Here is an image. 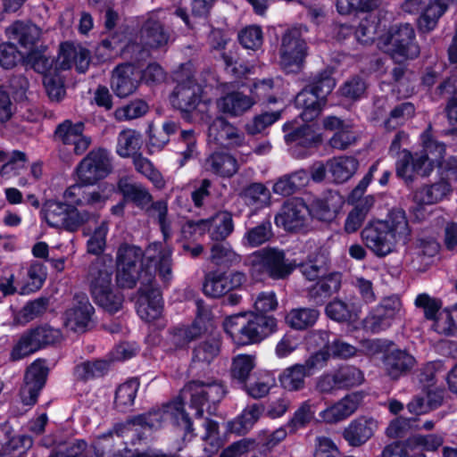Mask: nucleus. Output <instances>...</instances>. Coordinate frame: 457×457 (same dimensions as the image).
<instances>
[{"label": "nucleus", "mask_w": 457, "mask_h": 457, "mask_svg": "<svg viewBox=\"0 0 457 457\" xmlns=\"http://www.w3.org/2000/svg\"><path fill=\"white\" fill-rule=\"evenodd\" d=\"M310 177L307 171L299 170L279 178L273 185V192L287 196L307 186Z\"/></svg>", "instance_id": "obj_38"}, {"label": "nucleus", "mask_w": 457, "mask_h": 457, "mask_svg": "<svg viewBox=\"0 0 457 457\" xmlns=\"http://www.w3.org/2000/svg\"><path fill=\"white\" fill-rule=\"evenodd\" d=\"M145 210L149 217L159 225L164 239L169 238L172 231V220L168 213V203L164 200L151 202Z\"/></svg>", "instance_id": "obj_45"}, {"label": "nucleus", "mask_w": 457, "mask_h": 457, "mask_svg": "<svg viewBox=\"0 0 457 457\" xmlns=\"http://www.w3.org/2000/svg\"><path fill=\"white\" fill-rule=\"evenodd\" d=\"M358 167L359 162L353 156L341 155L331 158L327 162L328 170L337 183H344L350 179Z\"/></svg>", "instance_id": "obj_35"}, {"label": "nucleus", "mask_w": 457, "mask_h": 457, "mask_svg": "<svg viewBox=\"0 0 457 457\" xmlns=\"http://www.w3.org/2000/svg\"><path fill=\"white\" fill-rule=\"evenodd\" d=\"M334 370L341 389L358 386L364 381L362 371L356 367L345 365Z\"/></svg>", "instance_id": "obj_56"}, {"label": "nucleus", "mask_w": 457, "mask_h": 457, "mask_svg": "<svg viewBox=\"0 0 457 457\" xmlns=\"http://www.w3.org/2000/svg\"><path fill=\"white\" fill-rule=\"evenodd\" d=\"M327 270V257L324 253H317L300 265L302 274L309 280L319 278Z\"/></svg>", "instance_id": "obj_57"}, {"label": "nucleus", "mask_w": 457, "mask_h": 457, "mask_svg": "<svg viewBox=\"0 0 457 457\" xmlns=\"http://www.w3.org/2000/svg\"><path fill=\"white\" fill-rule=\"evenodd\" d=\"M415 364V359L405 351L395 349L387 352L383 358V367L386 374L396 379Z\"/></svg>", "instance_id": "obj_32"}, {"label": "nucleus", "mask_w": 457, "mask_h": 457, "mask_svg": "<svg viewBox=\"0 0 457 457\" xmlns=\"http://www.w3.org/2000/svg\"><path fill=\"white\" fill-rule=\"evenodd\" d=\"M449 2L450 0H428L419 21L420 29L427 31L434 29Z\"/></svg>", "instance_id": "obj_42"}, {"label": "nucleus", "mask_w": 457, "mask_h": 457, "mask_svg": "<svg viewBox=\"0 0 457 457\" xmlns=\"http://www.w3.org/2000/svg\"><path fill=\"white\" fill-rule=\"evenodd\" d=\"M83 131L84 124L82 122L73 123L70 120H65L56 127L54 137L64 145L73 146L74 154L80 155L91 145V138L85 136Z\"/></svg>", "instance_id": "obj_20"}, {"label": "nucleus", "mask_w": 457, "mask_h": 457, "mask_svg": "<svg viewBox=\"0 0 457 457\" xmlns=\"http://www.w3.org/2000/svg\"><path fill=\"white\" fill-rule=\"evenodd\" d=\"M133 164L137 172L148 179L157 188H163L165 180L153 162L141 154H134Z\"/></svg>", "instance_id": "obj_50"}, {"label": "nucleus", "mask_w": 457, "mask_h": 457, "mask_svg": "<svg viewBox=\"0 0 457 457\" xmlns=\"http://www.w3.org/2000/svg\"><path fill=\"white\" fill-rule=\"evenodd\" d=\"M307 45L300 28L287 29L281 37L279 64L287 72L300 71L307 55Z\"/></svg>", "instance_id": "obj_14"}, {"label": "nucleus", "mask_w": 457, "mask_h": 457, "mask_svg": "<svg viewBox=\"0 0 457 457\" xmlns=\"http://www.w3.org/2000/svg\"><path fill=\"white\" fill-rule=\"evenodd\" d=\"M432 328L436 333L452 336L457 331V304L441 309L432 320Z\"/></svg>", "instance_id": "obj_43"}, {"label": "nucleus", "mask_w": 457, "mask_h": 457, "mask_svg": "<svg viewBox=\"0 0 457 457\" xmlns=\"http://www.w3.org/2000/svg\"><path fill=\"white\" fill-rule=\"evenodd\" d=\"M73 65L79 72H85L89 65V52L81 46L63 43L61 45L54 70L64 71L71 69Z\"/></svg>", "instance_id": "obj_24"}, {"label": "nucleus", "mask_w": 457, "mask_h": 457, "mask_svg": "<svg viewBox=\"0 0 457 457\" xmlns=\"http://www.w3.org/2000/svg\"><path fill=\"white\" fill-rule=\"evenodd\" d=\"M161 12L149 13L140 30L141 42L149 48H160L167 45L169 34L163 28Z\"/></svg>", "instance_id": "obj_26"}, {"label": "nucleus", "mask_w": 457, "mask_h": 457, "mask_svg": "<svg viewBox=\"0 0 457 457\" xmlns=\"http://www.w3.org/2000/svg\"><path fill=\"white\" fill-rule=\"evenodd\" d=\"M451 191L449 182L442 180L430 186L419 188L413 195V199L420 204H433L441 201Z\"/></svg>", "instance_id": "obj_39"}, {"label": "nucleus", "mask_w": 457, "mask_h": 457, "mask_svg": "<svg viewBox=\"0 0 457 457\" xmlns=\"http://www.w3.org/2000/svg\"><path fill=\"white\" fill-rule=\"evenodd\" d=\"M411 232L406 212L394 208L385 219L369 222L361 236L366 247L376 257L384 258L407 245L411 239Z\"/></svg>", "instance_id": "obj_3"}, {"label": "nucleus", "mask_w": 457, "mask_h": 457, "mask_svg": "<svg viewBox=\"0 0 457 457\" xmlns=\"http://www.w3.org/2000/svg\"><path fill=\"white\" fill-rule=\"evenodd\" d=\"M429 167V163L423 162L416 153L412 155L410 151L403 150L396 162V174L409 183L415 173L424 177L430 175Z\"/></svg>", "instance_id": "obj_28"}, {"label": "nucleus", "mask_w": 457, "mask_h": 457, "mask_svg": "<svg viewBox=\"0 0 457 457\" xmlns=\"http://www.w3.org/2000/svg\"><path fill=\"white\" fill-rule=\"evenodd\" d=\"M10 39L16 40L26 49L33 48L41 36V29L30 22L16 21L6 29Z\"/></svg>", "instance_id": "obj_33"}, {"label": "nucleus", "mask_w": 457, "mask_h": 457, "mask_svg": "<svg viewBox=\"0 0 457 457\" xmlns=\"http://www.w3.org/2000/svg\"><path fill=\"white\" fill-rule=\"evenodd\" d=\"M226 333L237 345L260 343L277 330V320L254 312L239 313L227 318L223 323Z\"/></svg>", "instance_id": "obj_4"}, {"label": "nucleus", "mask_w": 457, "mask_h": 457, "mask_svg": "<svg viewBox=\"0 0 457 457\" xmlns=\"http://www.w3.org/2000/svg\"><path fill=\"white\" fill-rule=\"evenodd\" d=\"M196 317L189 327L176 328L172 334V341L178 347H183L201 335L212 332L213 324L209 307L202 300L195 301Z\"/></svg>", "instance_id": "obj_16"}, {"label": "nucleus", "mask_w": 457, "mask_h": 457, "mask_svg": "<svg viewBox=\"0 0 457 457\" xmlns=\"http://www.w3.org/2000/svg\"><path fill=\"white\" fill-rule=\"evenodd\" d=\"M171 255V249L162 243L149 245L145 253L135 245H121L116 255L118 284L128 288L137 281L150 285L157 274L168 285L173 278Z\"/></svg>", "instance_id": "obj_1"}, {"label": "nucleus", "mask_w": 457, "mask_h": 457, "mask_svg": "<svg viewBox=\"0 0 457 457\" xmlns=\"http://www.w3.org/2000/svg\"><path fill=\"white\" fill-rule=\"evenodd\" d=\"M403 304L399 297H386L365 318L364 328L372 332L379 333L389 328L393 322L401 318Z\"/></svg>", "instance_id": "obj_15"}, {"label": "nucleus", "mask_w": 457, "mask_h": 457, "mask_svg": "<svg viewBox=\"0 0 457 457\" xmlns=\"http://www.w3.org/2000/svg\"><path fill=\"white\" fill-rule=\"evenodd\" d=\"M360 397L352 394L320 412V417L327 423H337L351 416L358 408Z\"/></svg>", "instance_id": "obj_31"}, {"label": "nucleus", "mask_w": 457, "mask_h": 457, "mask_svg": "<svg viewBox=\"0 0 457 457\" xmlns=\"http://www.w3.org/2000/svg\"><path fill=\"white\" fill-rule=\"evenodd\" d=\"M110 362L106 360L87 361L79 364L75 369L77 377L83 380H89L103 377L108 371Z\"/></svg>", "instance_id": "obj_53"}, {"label": "nucleus", "mask_w": 457, "mask_h": 457, "mask_svg": "<svg viewBox=\"0 0 457 457\" xmlns=\"http://www.w3.org/2000/svg\"><path fill=\"white\" fill-rule=\"evenodd\" d=\"M414 113L415 107L411 103L405 102L400 104L390 112V115L386 120L385 126L387 129H394L411 119Z\"/></svg>", "instance_id": "obj_61"}, {"label": "nucleus", "mask_w": 457, "mask_h": 457, "mask_svg": "<svg viewBox=\"0 0 457 457\" xmlns=\"http://www.w3.org/2000/svg\"><path fill=\"white\" fill-rule=\"evenodd\" d=\"M46 308L47 301L46 299L38 298L30 301L15 315L14 320L17 323L26 324L41 316Z\"/></svg>", "instance_id": "obj_60"}, {"label": "nucleus", "mask_w": 457, "mask_h": 457, "mask_svg": "<svg viewBox=\"0 0 457 457\" xmlns=\"http://www.w3.org/2000/svg\"><path fill=\"white\" fill-rule=\"evenodd\" d=\"M200 230H207L213 241H223L234 231L235 224L232 213L228 211L217 212L209 219L200 220L196 223Z\"/></svg>", "instance_id": "obj_23"}, {"label": "nucleus", "mask_w": 457, "mask_h": 457, "mask_svg": "<svg viewBox=\"0 0 457 457\" xmlns=\"http://www.w3.org/2000/svg\"><path fill=\"white\" fill-rule=\"evenodd\" d=\"M204 293L213 298L220 297L228 291L226 280V274L212 272L210 273L203 286Z\"/></svg>", "instance_id": "obj_59"}, {"label": "nucleus", "mask_w": 457, "mask_h": 457, "mask_svg": "<svg viewBox=\"0 0 457 457\" xmlns=\"http://www.w3.org/2000/svg\"><path fill=\"white\" fill-rule=\"evenodd\" d=\"M319 312L312 308L292 309L286 316L287 324L292 328L303 330L315 324Z\"/></svg>", "instance_id": "obj_47"}, {"label": "nucleus", "mask_w": 457, "mask_h": 457, "mask_svg": "<svg viewBox=\"0 0 457 457\" xmlns=\"http://www.w3.org/2000/svg\"><path fill=\"white\" fill-rule=\"evenodd\" d=\"M255 104V99L241 92H231L217 101L218 109L231 116H239Z\"/></svg>", "instance_id": "obj_34"}, {"label": "nucleus", "mask_w": 457, "mask_h": 457, "mask_svg": "<svg viewBox=\"0 0 457 457\" xmlns=\"http://www.w3.org/2000/svg\"><path fill=\"white\" fill-rule=\"evenodd\" d=\"M62 332L48 325H42L31 328L20 337L11 353L12 361L21 360L37 350L58 342Z\"/></svg>", "instance_id": "obj_12"}, {"label": "nucleus", "mask_w": 457, "mask_h": 457, "mask_svg": "<svg viewBox=\"0 0 457 457\" xmlns=\"http://www.w3.org/2000/svg\"><path fill=\"white\" fill-rule=\"evenodd\" d=\"M109 231L107 221H102L94 230L93 235L87 240V252L98 255L104 250L106 245V236Z\"/></svg>", "instance_id": "obj_64"}, {"label": "nucleus", "mask_w": 457, "mask_h": 457, "mask_svg": "<svg viewBox=\"0 0 457 457\" xmlns=\"http://www.w3.org/2000/svg\"><path fill=\"white\" fill-rule=\"evenodd\" d=\"M112 268L96 262L90 267V290L95 302L110 313L118 312L123 297L112 286Z\"/></svg>", "instance_id": "obj_6"}, {"label": "nucleus", "mask_w": 457, "mask_h": 457, "mask_svg": "<svg viewBox=\"0 0 457 457\" xmlns=\"http://www.w3.org/2000/svg\"><path fill=\"white\" fill-rule=\"evenodd\" d=\"M163 311L162 295L155 287V281L150 285L140 284L137 312L141 320L152 322L160 319Z\"/></svg>", "instance_id": "obj_18"}, {"label": "nucleus", "mask_w": 457, "mask_h": 457, "mask_svg": "<svg viewBox=\"0 0 457 457\" xmlns=\"http://www.w3.org/2000/svg\"><path fill=\"white\" fill-rule=\"evenodd\" d=\"M249 273L255 280H262L265 275L279 280L287 278L295 269V264L286 258L285 253L278 248H263L253 252L248 257Z\"/></svg>", "instance_id": "obj_5"}, {"label": "nucleus", "mask_w": 457, "mask_h": 457, "mask_svg": "<svg viewBox=\"0 0 457 457\" xmlns=\"http://www.w3.org/2000/svg\"><path fill=\"white\" fill-rule=\"evenodd\" d=\"M112 171V157L104 148L91 150L77 165L78 184L93 186L108 177Z\"/></svg>", "instance_id": "obj_10"}, {"label": "nucleus", "mask_w": 457, "mask_h": 457, "mask_svg": "<svg viewBox=\"0 0 457 457\" xmlns=\"http://www.w3.org/2000/svg\"><path fill=\"white\" fill-rule=\"evenodd\" d=\"M378 428L373 418L360 417L353 420L345 429L344 437L352 446H359L367 442Z\"/></svg>", "instance_id": "obj_30"}, {"label": "nucleus", "mask_w": 457, "mask_h": 457, "mask_svg": "<svg viewBox=\"0 0 457 457\" xmlns=\"http://www.w3.org/2000/svg\"><path fill=\"white\" fill-rule=\"evenodd\" d=\"M139 383L137 379H130L121 384L116 390L115 405L121 411H127L134 403Z\"/></svg>", "instance_id": "obj_52"}, {"label": "nucleus", "mask_w": 457, "mask_h": 457, "mask_svg": "<svg viewBox=\"0 0 457 457\" xmlns=\"http://www.w3.org/2000/svg\"><path fill=\"white\" fill-rule=\"evenodd\" d=\"M220 352V338L213 335L209 340L199 344L194 350L193 361L210 363Z\"/></svg>", "instance_id": "obj_58"}, {"label": "nucleus", "mask_w": 457, "mask_h": 457, "mask_svg": "<svg viewBox=\"0 0 457 457\" xmlns=\"http://www.w3.org/2000/svg\"><path fill=\"white\" fill-rule=\"evenodd\" d=\"M341 286V274L333 272L321 277L308 290V296L315 303H322L324 300L337 292Z\"/></svg>", "instance_id": "obj_36"}, {"label": "nucleus", "mask_w": 457, "mask_h": 457, "mask_svg": "<svg viewBox=\"0 0 457 457\" xmlns=\"http://www.w3.org/2000/svg\"><path fill=\"white\" fill-rule=\"evenodd\" d=\"M226 394L223 384L213 378L197 379L187 383L181 390L180 398H190V406L195 409V415L201 417L203 407L207 405V411L215 410V404L220 403Z\"/></svg>", "instance_id": "obj_7"}, {"label": "nucleus", "mask_w": 457, "mask_h": 457, "mask_svg": "<svg viewBox=\"0 0 457 457\" xmlns=\"http://www.w3.org/2000/svg\"><path fill=\"white\" fill-rule=\"evenodd\" d=\"M422 150L416 153L423 162L429 163L430 173L436 167L442 164L445 154V145L434 139L431 134V125L420 135Z\"/></svg>", "instance_id": "obj_29"}, {"label": "nucleus", "mask_w": 457, "mask_h": 457, "mask_svg": "<svg viewBox=\"0 0 457 457\" xmlns=\"http://www.w3.org/2000/svg\"><path fill=\"white\" fill-rule=\"evenodd\" d=\"M283 130H292L285 135L287 143L296 142L304 147L312 146L318 139L314 130L307 124L295 129V121H288L284 124Z\"/></svg>", "instance_id": "obj_44"}, {"label": "nucleus", "mask_w": 457, "mask_h": 457, "mask_svg": "<svg viewBox=\"0 0 457 457\" xmlns=\"http://www.w3.org/2000/svg\"><path fill=\"white\" fill-rule=\"evenodd\" d=\"M415 32L413 28L408 24L393 26L387 35L381 38V42L396 62L404 59H413L420 54V47L414 41Z\"/></svg>", "instance_id": "obj_13"}, {"label": "nucleus", "mask_w": 457, "mask_h": 457, "mask_svg": "<svg viewBox=\"0 0 457 457\" xmlns=\"http://www.w3.org/2000/svg\"><path fill=\"white\" fill-rule=\"evenodd\" d=\"M118 189L125 200L131 201L141 209H146L153 200L152 195L145 187L138 183H130L125 178L119 180Z\"/></svg>", "instance_id": "obj_37"}, {"label": "nucleus", "mask_w": 457, "mask_h": 457, "mask_svg": "<svg viewBox=\"0 0 457 457\" xmlns=\"http://www.w3.org/2000/svg\"><path fill=\"white\" fill-rule=\"evenodd\" d=\"M442 397L439 395L428 393L425 396L417 395L407 404L410 413L422 415L441 404Z\"/></svg>", "instance_id": "obj_54"}, {"label": "nucleus", "mask_w": 457, "mask_h": 457, "mask_svg": "<svg viewBox=\"0 0 457 457\" xmlns=\"http://www.w3.org/2000/svg\"><path fill=\"white\" fill-rule=\"evenodd\" d=\"M172 96V104L183 112H191L196 108L201 102L204 90L212 87L216 82L214 75L206 71L197 78L187 76L185 79H179Z\"/></svg>", "instance_id": "obj_8"}, {"label": "nucleus", "mask_w": 457, "mask_h": 457, "mask_svg": "<svg viewBox=\"0 0 457 457\" xmlns=\"http://www.w3.org/2000/svg\"><path fill=\"white\" fill-rule=\"evenodd\" d=\"M141 145V135L134 129H124L117 137L116 153L122 158L137 154Z\"/></svg>", "instance_id": "obj_48"}, {"label": "nucleus", "mask_w": 457, "mask_h": 457, "mask_svg": "<svg viewBox=\"0 0 457 457\" xmlns=\"http://www.w3.org/2000/svg\"><path fill=\"white\" fill-rule=\"evenodd\" d=\"M315 405L310 400L302 403L290 420L288 426L292 431L304 428L313 419Z\"/></svg>", "instance_id": "obj_62"}, {"label": "nucleus", "mask_w": 457, "mask_h": 457, "mask_svg": "<svg viewBox=\"0 0 457 457\" xmlns=\"http://www.w3.org/2000/svg\"><path fill=\"white\" fill-rule=\"evenodd\" d=\"M306 204L301 198L287 200L275 216V223L286 230L293 231L302 228L311 214Z\"/></svg>", "instance_id": "obj_19"}, {"label": "nucleus", "mask_w": 457, "mask_h": 457, "mask_svg": "<svg viewBox=\"0 0 457 457\" xmlns=\"http://www.w3.org/2000/svg\"><path fill=\"white\" fill-rule=\"evenodd\" d=\"M342 204V199L338 195H330L327 199L315 203L312 214L320 220H331L341 208Z\"/></svg>", "instance_id": "obj_51"}, {"label": "nucleus", "mask_w": 457, "mask_h": 457, "mask_svg": "<svg viewBox=\"0 0 457 457\" xmlns=\"http://www.w3.org/2000/svg\"><path fill=\"white\" fill-rule=\"evenodd\" d=\"M95 308L85 294H76L63 314L64 326L74 332L83 333L93 324Z\"/></svg>", "instance_id": "obj_17"}, {"label": "nucleus", "mask_w": 457, "mask_h": 457, "mask_svg": "<svg viewBox=\"0 0 457 457\" xmlns=\"http://www.w3.org/2000/svg\"><path fill=\"white\" fill-rule=\"evenodd\" d=\"M336 82L330 76L316 80L312 85L303 88L295 96V106L301 109L300 118L308 122L315 119L326 104L327 96L332 92Z\"/></svg>", "instance_id": "obj_9"}, {"label": "nucleus", "mask_w": 457, "mask_h": 457, "mask_svg": "<svg viewBox=\"0 0 457 457\" xmlns=\"http://www.w3.org/2000/svg\"><path fill=\"white\" fill-rule=\"evenodd\" d=\"M203 167L215 176L229 179L238 171L239 163L231 154L216 151L205 158Z\"/></svg>", "instance_id": "obj_27"}, {"label": "nucleus", "mask_w": 457, "mask_h": 457, "mask_svg": "<svg viewBox=\"0 0 457 457\" xmlns=\"http://www.w3.org/2000/svg\"><path fill=\"white\" fill-rule=\"evenodd\" d=\"M65 203L54 200L46 201L40 215L49 227L77 231L79 227L95 217L89 210H79L87 207L90 210L103 208L108 197L99 190H85L79 185L69 187L63 193Z\"/></svg>", "instance_id": "obj_2"}, {"label": "nucleus", "mask_w": 457, "mask_h": 457, "mask_svg": "<svg viewBox=\"0 0 457 457\" xmlns=\"http://www.w3.org/2000/svg\"><path fill=\"white\" fill-rule=\"evenodd\" d=\"M263 412L262 404L253 403L244 409L240 416L228 423L231 432L245 434L253 428Z\"/></svg>", "instance_id": "obj_40"}, {"label": "nucleus", "mask_w": 457, "mask_h": 457, "mask_svg": "<svg viewBox=\"0 0 457 457\" xmlns=\"http://www.w3.org/2000/svg\"><path fill=\"white\" fill-rule=\"evenodd\" d=\"M210 142L224 147L239 146L244 142V135L224 118H216L209 127Z\"/></svg>", "instance_id": "obj_25"}, {"label": "nucleus", "mask_w": 457, "mask_h": 457, "mask_svg": "<svg viewBox=\"0 0 457 457\" xmlns=\"http://www.w3.org/2000/svg\"><path fill=\"white\" fill-rule=\"evenodd\" d=\"M414 304L417 308L422 309L424 317L429 320H432L442 309V301L427 293L419 294Z\"/></svg>", "instance_id": "obj_63"}, {"label": "nucleus", "mask_w": 457, "mask_h": 457, "mask_svg": "<svg viewBox=\"0 0 457 457\" xmlns=\"http://www.w3.org/2000/svg\"><path fill=\"white\" fill-rule=\"evenodd\" d=\"M48 370L44 361H35L28 368L25 374V382L21 389V398L24 404L33 405L37 400L39 392L43 388Z\"/></svg>", "instance_id": "obj_21"}, {"label": "nucleus", "mask_w": 457, "mask_h": 457, "mask_svg": "<svg viewBox=\"0 0 457 457\" xmlns=\"http://www.w3.org/2000/svg\"><path fill=\"white\" fill-rule=\"evenodd\" d=\"M245 203L249 206L262 208L270 204V192L262 183H252L245 187L241 193Z\"/></svg>", "instance_id": "obj_49"}, {"label": "nucleus", "mask_w": 457, "mask_h": 457, "mask_svg": "<svg viewBox=\"0 0 457 457\" xmlns=\"http://www.w3.org/2000/svg\"><path fill=\"white\" fill-rule=\"evenodd\" d=\"M272 236L271 222L270 219H266L260 224L247 228L241 242L244 246L253 248L265 244Z\"/></svg>", "instance_id": "obj_41"}, {"label": "nucleus", "mask_w": 457, "mask_h": 457, "mask_svg": "<svg viewBox=\"0 0 457 457\" xmlns=\"http://www.w3.org/2000/svg\"><path fill=\"white\" fill-rule=\"evenodd\" d=\"M254 366L255 357L253 355L238 354L235 356L231 366L232 378L245 385Z\"/></svg>", "instance_id": "obj_55"}, {"label": "nucleus", "mask_w": 457, "mask_h": 457, "mask_svg": "<svg viewBox=\"0 0 457 457\" xmlns=\"http://www.w3.org/2000/svg\"><path fill=\"white\" fill-rule=\"evenodd\" d=\"M309 376L306 367L302 364H295L286 369L279 375L281 386L287 391H299L304 387V379Z\"/></svg>", "instance_id": "obj_46"}, {"label": "nucleus", "mask_w": 457, "mask_h": 457, "mask_svg": "<svg viewBox=\"0 0 457 457\" xmlns=\"http://www.w3.org/2000/svg\"><path fill=\"white\" fill-rule=\"evenodd\" d=\"M141 80V71L134 65H119L112 71L111 86L119 97H127L133 94Z\"/></svg>", "instance_id": "obj_22"}, {"label": "nucleus", "mask_w": 457, "mask_h": 457, "mask_svg": "<svg viewBox=\"0 0 457 457\" xmlns=\"http://www.w3.org/2000/svg\"><path fill=\"white\" fill-rule=\"evenodd\" d=\"M169 419L173 420L178 426L181 427L185 435L191 432L192 424L188 415L184 411V403L180 396L174 402L163 406L162 409L154 410L135 417L132 423L157 429Z\"/></svg>", "instance_id": "obj_11"}]
</instances>
